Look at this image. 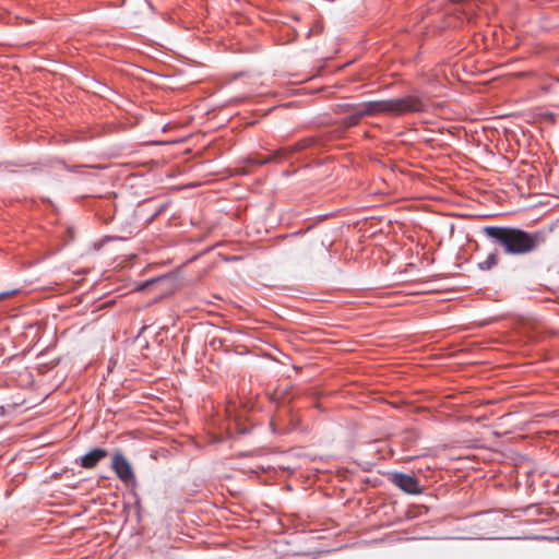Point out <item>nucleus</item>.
Wrapping results in <instances>:
<instances>
[{
  "instance_id": "6e6552de",
  "label": "nucleus",
  "mask_w": 559,
  "mask_h": 559,
  "mask_svg": "<svg viewBox=\"0 0 559 559\" xmlns=\"http://www.w3.org/2000/svg\"><path fill=\"white\" fill-rule=\"evenodd\" d=\"M357 108V105L349 104V103H340L335 104L333 107V111L336 114H343V112H352Z\"/></svg>"
},
{
  "instance_id": "f03ea898",
  "label": "nucleus",
  "mask_w": 559,
  "mask_h": 559,
  "mask_svg": "<svg viewBox=\"0 0 559 559\" xmlns=\"http://www.w3.org/2000/svg\"><path fill=\"white\" fill-rule=\"evenodd\" d=\"M428 105L418 96L406 95L404 97L372 100L357 105L362 118L386 114L391 116H404L407 114L424 112Z\"/></svg>"
},
{
  "instance_id": "9b49d317",
  "label": "nucleus",
  "mask_w": 559,
  "mask_h": 559,
  "mask_svg": "<svg viewBox=\"0 0 559 559\" xmlns=\"http://www.w3.org/2000/svg\"><path fill=\"white\" fill-rule=\"evenodd\" d=\"M7 296H9V294H7V293H4V294H0V299L4 298V297H7Z\"/></svg>"
},
{
  "instance_id": "1a4fd4ad",
  "label": "nucleus",
  "mask_w": 559,
  "mask_h": 559,
  "mask_svg": "<svg viewBox=\"0 0 559 559\" xmlns=\"http://www.w3.org/2000/svg\"><path fill=\"white\" fill-rule=\"evenodd\" d=\"M313 143V140L312 139H305V140H301L299 142H297L293 147H292V151L293 152H300L302 150H306L308 148L309 146H311Z\"/></svg>"
},
{
  "instance_id": "7ed1b4c3",
  "label": "nucleus",
  "mask_w": 559,
  "mask_h": 559,
  "mask_svg": "<svg viewBox=\"0 0 559 559\" xmlns=\"http://www.w3.org/2000/svg\"><path fill=\"white\" fill-rule=\"evenodd\" d=\"M111 468L117 477L126 485L135 483V475L130 462L121 452H116L112 456Z\"/></svg>"
},
{
  "instance_id": "9d476101",
  "label": "nucleus",
  "mask_w": 559,
  "mask_h": 559,
  "mask_svg": "<svg viewBox=\"0 0 559 559\" xmlns=\"http://www.w3.org/2000/svg\"><path fill=\"white\" fill-rule=\"evenodd\" d=\"M282 153H283L282 151H278V152H277V153H275L273 156L269 157L267 159L262 160L261 163H262V164H265L266 162H270V160H272L273 158H275V157L280 156Z\"/></svg>"
},
{
  "instance_id": "0eeeda50",
  "label": "nucleus",
  "mask_w": 559,
  "mask_h": 559,
  "mask_svg": "<svg viewBox=\"0 0 559 559\" xmlns=\"http://www.w3.org/2000/svg\"><path fill=\"white\" fill-rule=\"evenodd\" d=\"M361 118H362L361 112L359 111L358 108H355V110H353L350 112V115L342 121L341 124L344 129L355 127L359 123Z\"/></svg>"
},
{
  "instance_id": "39448f33",
  "label": "nucleus",
  "mask_w": 559,
  "mask_h": 559,
  "mask_svg": "<svg viewBox=\"0 0 559 559\" xmlns=\"http://www.w3.org/2000/svg\"><path fill=\"white\" fill-rule=\"evenodd\" d=\"M108 456V451L96 448L81 457V466L84 468H94L99 461Z\"/></svg>"
},
{
  "instance_id": "f257e3e1",
  "label": "nucleus",
  "mask_w": 559,
  "mask_h": 559,
  "mask_svg": "<svg viewBox=\"0 0 559 559\" xmlns=\"http://www.w3.org/2000/svg\"><path fill=\"white\" fill-rule=\"evenodd\" d=\"M484 234L501 246L503 252L509 255L530 254L544 242L542 233H527L513 227L486 226Z\"/></svg>"
},
{
  "instance_id": "423d86ee",
  "label": "nucleus",
  "mask_w": 559,
  "mask_h": 559,
  "mask_svg": "<svg viewBox=\"0 0 559 559\" xmlns=\"http://www.w3.org/2000/svg\"><path fill=\"white\" fill-rule=\"evenodd\" d=\"M499 263V255L497 252L489 253L485 260L478 263V267L481 271H489L492 267L497 266Z\"/></svg>"
},
{
  "instance_id": "20e7f679",
  "label": "nucleus",
  "mask_w": 559,
  "mask_h": 559,
  "mask_svg": "<svg viewBox=\"0 0 559 559\" xmlns=\"http://www.w3.org/2000/svg\"><path fill=\"white\" fill-rule=\"evenodd\" d=\"M390 479L392 484L406 493L418 495L421 492V487L414 476L403 473H394Z\"/></svg>"
}]
</instances>
